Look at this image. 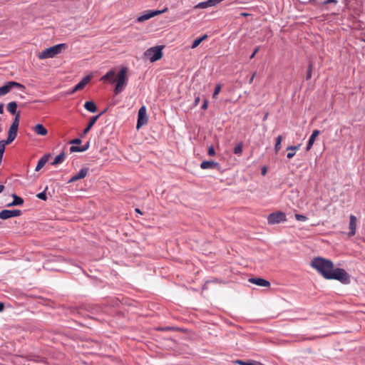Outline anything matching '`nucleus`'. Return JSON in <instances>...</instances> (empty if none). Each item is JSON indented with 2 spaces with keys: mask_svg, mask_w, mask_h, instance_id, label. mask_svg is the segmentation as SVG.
Returning a JSON list of instances; mask_svg holds the SVG:
<instances>
[{
  "mask_svg": "<svg viewBox=\"0 0 365 365\" xmlns=\"http://www.w3.org/2000/svg\"><path fill=\"white\" fill-rule=\"evenodd\" d=\"M311 266L327 279H336L343 284L349 282V274L344 269H334V264L331 260L322 257H315L312 259Z\"/></svg>",
  "mask_w": 365,
  "mask_h": 365,
  "instance_id": "obj_1",
  "label": "nucleus"
},
{
  "mask_svg": "<svg viewBox=\"0 0 365 365\" xmlns=\"http://www.w3.org/2000/svg\"><path fill=\"white\" fill-rule=\"evenodd\" d=\"M66 48L67 45L66 43L57 44L53 46L49 47L43 50L42 52L38 53L37 57L41 60L54 58L56 56L59 54L63 49H65Z\"/></svg>",
  "mask_w": 365,
  "mask_h": 365,
  "instance_id": "obj_2",
  "label": "nucleus"
},
{
  "mask_svg": "<svg viewBox=\"0 0 365 365\" xmlns=\"http://www.w3.org/2000/svg\"><path fill=\"white\" fill-rule=\"evenodd\" d=\"M163 46H154L148 48L145 52V56L150 61V62H155L160 60L163 56L162 50Z\"/></svg>",
  "mask_w": 365,
  "mask_h": 365,
  "instance_id": "obj_3",
  "label": "nucleus"
},
{
  "mask_svg": "<svg viewBox=\"0 0 365 365\" xmlns=\"http://www.w3.org/2000/svg\"><path fill=\"white\" fill-rule=\"evenodd\" d=\"M127 68L124 67L120 69L119 73H118L116 78V85L114 89L115 94H118L120 93L124 88V84L126 81V73H127Z\"/></svg>",
  "mask_w": 365,
  "mask_h": 365,
  "instance_id": "obj_4",
  "label": "nucleus"
},
{
  "mask_svg": "<svg viewBox=\"0 0 365 365\" xmlns=\"http://www.w3.org/2000/svg\"><path fill=\"white\" fill-rule=\"evenodd\" d=\"M287 220L286 215L282 212H276L268 215L267 221L270 225L278 224Z\"/></svg>",
  "mask_w": 365,
  "mask_h": 365,
  "instance_id": "obj_5",
  "label": "nucleus"
},
{
  "mask_svg": "<svg viewBox=\"0 0 365 365\" xmlns=\"http://www.w3.org/2000/svg\"><path fill=\"white\" fill-rule=\"evenodd\" d=\"M14 87L21 89L25 88V87L19 83L15 81H9L6 85L0 87V96L7 94Z\"/></svg>",
  "mask_w": 365,
  "mask_h": 365,
  "instance_id": "obj_6",
  "label": "nucleus"
},
{
  "mask_svg": "<svg viewBox=\"0 0 365 365\" xmlns=\"http://www.w3.org/2000/svg\"><path fill=\"white\" fill-rule=\"evenodd\" d=\"M165 9L162 10V11H160V10L146 11L145 12V14H143V15L138 17L137 21L139 23L143 22L145 21H147V20L155 16L163 14V12H165Z\"/></svg>",
  "mask_w": 365,
  "mask_h": 365,
  "instance_id": "obj_7",
  "label": "nucleus"
},
{
  "mask_svg": "<svg viewBox=\"0 0 365 365\" xmlns=\"http://www.w3.org/2000/svg\"><path fill=\"white\" fill-rule=\"evenodd\" d=\"M148 123V118L146 115V108L145 106H142L138 113V121H137V129H139L143 125Z\"/></svg>",
  "mask_w": 365,
  "mask_h": 365,
  "instance_id": "obj_8",
  "label": "nucleus"
},
{
  "mask_svg": "<svg viewBox=\"0 0 365 365\" xmlns=\"http://www.w3.org/2000/svg\"><path fill=\"white\" fill-rule=\"evenodd\" d=\"M21 211L19 210H3L0 212V218L2 220H7L13 217L21 215Z\"/></svg>",
  "mask_w": 365,
  "mask_h": 365,
  "instance_id": "obj_9",
  "label": "nucleus"
},
{
  "mask_svg": "<svg viewBox=\"0 0 365 365\" xmlns=\"http://www.w3.org/2000/svg\"><path fill=\"white\" fill-rule=\"evenodd\" d=\"M91 77L90 76H85L69 92L70 94H73L75 92L82 90L91 81Z\"/></svg>",
  "mask_w": 365,
  "mask_h": 365,
  "instance_id": "obj_10",
  "label": "nucleus"
},
{
  "mask_svg": "<svg viewBox=\"0 0 365 365\" xmlns=\"http://www.w3.org/2000/svg\"><path fill=\"white\" fill-rule=\"evenodd\" d=\"M356 222H357V219H356V216L351 215L349 217V232L348 233V235L350 237H353L356 234Z\"/></svg>",
  "mask_w": 365,
  "mask_h": 365,
  "instance_id": "obj_11",
  "label": "nucleus"
},
{
  "mask_svg": "<svg viewBox=\"0 0 365 365\" xmlns=\"http://www.w3.org/2000/svg\"><path fill=\"white\" fill-rule=\"evenodd\" d=\"M88 172V168H83L78 174L74 175L73 177L71 178V179L68 180V182H73L78 180L84 178Z\"/></svg>",
  "mask_w": 365,
  "mask_h": 365,
  "instance_id": "obj_12",
  "label": "nucleus"
},
{
  "mask_svg": "<svg viewBox=\"0 0 365 365\" xmlns=\"http://www.w3.org/2000/svg\"><path fill=\"white\" fill-rule=\"evenodd\" d=\"M249 282L259 287H269L270 282L262 278H250Z\"/></svg>",
  "mask_w": 365,
  "mask_h": 365,
  "instance_id": "obj_13",
  "label": "nucleus"
},
{
  "mask_svg": "<svg viewBox=\"0 0 365 365\" xmlns=\"http://www.w3.org/2000/svg\"><path fill=\"white\" fill-rule=\"evenodd\" d=\"M320 134V131L319 130H314L311 136L309 137V139L308 140L307 145V150H309L313 144L314 143V141L317 136Z\"/></svg>",
  "mask_w": 365,
  "mask_h": 365,
  "instance_id": "obj_14",
  "label": "nucleus"
},
{
  "mask_svg": "<svg viewBox=\"0 0 365 365\" xmlns=\"http://www.w3.org/2000/svg\"><path fill=\"white\" fill-rule=\"evenodd\" d=\"M33 130L38 135L45 136L48 133L47 129L42 124H37L33 128Z\"/></svg>",
  "mask_w": 365,
  "mask_h": 365,
  "instance_id": "obj_15",
  "label": "nucleus"
},
{
  "mask_svg": "<svg viewBox=\"0 0 365 365\" xmlns=\"http://www.w3.org/2000/svg\"><path fill=\"white\" fill-rule=\"evenodd\" d=\"M219 167V163L214 161H203L200 164L202 169H214Z\"/></svg>",
  "mask_w": 365,
  "mask_h": 365,
  "instance_id": "obj_16",
  "label": "nucleus"
},
{
  "mask_svg": "<svg viewBox=\"0 0 365 365\" xmlns=\"http://www.w3.org/2000/svg\"><path fill=\"white\" fill-rule=\"evenodd\" d=\"M100 115H101V114H98V115H97L96 116H93L91 118L88 125L86 126V128L84 129V130L83 132V135H86L90 131V130L93 126V125L96 123V122L97 121V120L98 119Z\"/></svg>",
  "mask_w": 365,
  "mask_h": 365,
  "instance_id": "obj_17",
  "label": "nucleus"
},
{
  "mask_svg": "<svg viewBox=\"0 0 365 365\" xmlns=\"http://www.w3.org/2000/svg\"><path fill=\"white\" fill-rule=\"evenodd\" d=\"M18 129L10 127L8 132L7 143H11L17 135Z\"/></svg>",
  "mask_w": 365,
  "mask_h": 365,
  "instance_id": "obj_18",
  "label": "nucleus"
},
{
  "mask_svg": "<svg viewBox=\"0 0 365 365\" xmlns=\"http://www.w3.org/2000/svg\"><path fill=\"white\" fill-rule=\"evenodd\" d=\"M48 155H43L42 158H41L37 163L35 170L39 171L45 165V164L48 162Z\"/></svg>",
  "mask_w": 365,
  "mask_h": 365,
  "instance_id": "obj_19",
  "label": "nucleus"
},
{
  "mask_svg": "<svg viewBox=\"0 0 365 365\" xmlns=\"http://www.w3.org/2000/svg\"><path fill=\"white\" fill-rule=\"evenodd\" d=\"M84 108L91 113H94L97 110L96 106L93 101H86L84 104Z\"/></svg>",
  "mask_w": 365,
  "mask_h": 365,
  "instance_id": "obj_20",
  "label": "nucleus"
},
{
  "mask_svg": "<svg viewBox=\"0 0 365 365\" xmlns=\"http://www.w3.org/2000/svg\"><path fill=\"white\" fill-rule=\"evenodd\" d=\"M13 197H14V200L12 202H11L8 205L9 207L21 205L23 204L24 200L21 197H20L16 195H13Z\"/></svg>",
  "mask_w": 365,
  "mask_h": 365,
  "instance_id": "obj_21",
  "label": "nucleus"
},
{
  "mask_svg": "<svg viewBox=\"0 0 365 365\" xmlns=\"http://www.w3.org/2000/svg\"><path fill=\"white\" fill-rule=\"evenodd\" d=\"M299 148V145L297 146H292V145L288 146L287 148V150H289L290 152H289L287 153V158H289V159L292 158L295 155V151L297 150Z\"/></svg>",
  "mask_w": 365,
  "mask_h": 365,
  "instance_id": "obj_22",
  "label": "nucleus"
},
{
  "mask_svg": "<svg viewBox=\"0 0 365 365\" xmlns=\"http://www.w3.org/2000/svg\"><path fill=\"white\" fill-rule=\"evenodd\" d=\"M16 108L17 103L15 101L10 102L7 105V110L12 115H15L16 113Z\"/></svg>",
  "mask_w": 365,
  "mask_h": 365,
  "instance_id": "obj_23",
  "label": "nucleus"
},
{
  "mask_svg": "<svg viewBox=\"0 0 365 365\" xmlns=\"http://www.w3.org/2000/svg\"><path fill=\"white\" fill-rule=\"evenodd\" d=\"M65 158H66V154H65V153L63 152V153H60L59 155H58L55 158L53 162L52 163V165H56L59 163H61L65 160Z\"/></svg>",
  "mask_w": 365,
  "mask_h": 365,
  "instance_id": "obj_24",
  "label": "nucleus"
},
{
  "mask_svg": "<svg viewBox=\"0 0 365 365\" xmlns=\"http://www.w3.org/2000/svg\"><path fill=\"white\" fill-rule=\"evenodd\" d=\"M207 37V35H204L203 36L200 37V38H196L195 40H194V41L192 42V46L191 48H197L202 41H204L205 39H206Z\"/></svg>",
  "mask_w": 365,
  "mask_h": 365,
  "instance_id": "obj_25",
  "label": "nucleus"
},
{
  "mask_svg": "<svg viewBox=\"0 0 365 365\" xmlns=\"http://www.w3.org/2000/svg\"><path fill=\"white\" fill-rule=\"evenodd\" d=\"M282 140H283V137L282 135H279L276 138V143H275V145H274L275 153H278L279 151V150L281 149V143H282Z\"/></svg>",
  "mask_w": 365,
  "mask_h": 365,
  "instance_id": "obj_26",
  "label": "nucleus"
},
{
  "mask_svg": "<svg viewBox=\"0 0 365 365\" xmlns=\"http://www.w3.org/2000/svg\"><path fill=\"white\" fill-rule=\"evenodd\" d=\"M242 148H243V143L242 142L239 143L236 145V146L234 148V153L240 155L242 153Z\"/></svg>",
  "mask_w": 365,
  "mask_h": 365,
  "instance_id": "obj_27",
  "label": "nucleus"
},
{
  "mask_svg": "<svg viewBox=\"0 0 365 365\" xmlns=\"http://www.w3.org/2000/svg\"><path fill=\"white\" fill-rule=\"evenodd\" d=\"M312 70H313V64L312 63H309L308 65V69L307 71L306 80L308 81V80L311 79L312 74Z\"/></svg>",
  "mask_w": 365,
  "mask_h": 365,
  "instance_id": "obj_28",
  "label": "nucleus"
},
{
  "mask_svg": "<svg viewBox=\"0 0 365 365\" xmlns=\"http://www.w3.org/2000/svg\"><path fill=\"white\" fill-rule=\"evenodd\" d=\"M115 76V72L113 71H108L106 75H104L101 80L103 81H107L109 79H111Z\"/></svg>",
  "mask_w": 365,
  "mask_h": 365,
  "instance_id": "obj_29",
  "label": "nucleus"
},
{
  "mask_svg": "<svg viewBox=\"0 0 365 365\" xmlns=\"http://www.w3.org/2000/svg\"><path fill=\"white\" fill-rule=\"evenodd\" d=\"M208 7H210V6L209 5L208 1H203V2H200L195 6V9H206Z\"/></svg>",
  "mask_w": 365,
  "mask_h": 365,
  "instance_id": "obj_30",
  "label": "nucleus"
},
{
  "mask_svg": "<svg viewBox=\"0 0 365 365\" xmlns=\"http://www.w3.org/2000/svg\"><path fill=\"white\" fill-rule=\"evenodd\" d=\"M10 144L9 143H7L6 140H1L0 141V154L4 155V153L5 151L6 145Z\"/></svg>",
  "mask_w": 365,
  "mask_h": 365,
  "instance_id": "obj_31",
  "label": "nucleus"
},
{
  "mask_svg": "<svg viewBox=\"0 0 365 365\" xmlns=\"http://www.w3.org/2000/svg\"><path fill=\"white\" fill-rule=\"evenodd\" d=\"M19 125V113H18L15 117L14 120L13 121L12 124L10 127L15 128L18 129Z\"/></svg>",
  "mask_w": 365,
  "mask_h": 365,
  "instance_id": "obj_32",
  "label": "nucleus"
},
{
  "mask_svg": "<svg viewBox=\"0 0 365 365\" xmlns=\"http://www.w3.org/2000/svg\"><path fill=\"white\" fill-rule=\"evenodd\" d=\"M86 150V148H81L80 147H78V146H71L70 148V151L71 153H74V152H83Z\"/></svg>",
  "mask_w": 365,
  "mask_h": 365,
  "instance_id": "obj_33",
  "label": "nucleus"
},
{
  "mask_svg": "<svg viewBox=\"0 0 365 365\" xmlns=\"http://www.w3.org/2000/svg\"><path fill=\"white\" fill-rule=\"evenodd\" d=\"M220 91H221V85L217 84L215 86L214 93H213V95H212V98H217V96L219 94Z\"/></svg>",
  "mask_w": 365,
  "mask_h": 365,
  "instance_id": "obj_34",
  "label": "nucleus"
},
{
  "mask_svg": "<svg viewBox=\"0 0 365 365\" xmlns=\"http://www.w3.org/2000/svg\"><path fill=\"white\" fill-rule=\"evenodd\" d=\"M294 217L295 219L298 221H306L307 220L306 216L301 214H295Z\"/></svg>",
  "mask_w": 365,
  "mask_h": 365,
  "instance_id": "obj_35",
  "label": "nucleus"
},
{
  "mask_svg": "<svg viewBox=\"0 0 365 365\" xmlns=\"http://www.w3.org/2000/svg\"><path fill=\"white\" fill-rule=\"evenodd\" d=\"M222 0H208V3L210 6H214L217 5V4L220 3Z\"/></svg>",
  "mask_w": 365,
  "mask_h": 365,
  "instance_id": "obj_36",
  "label": "nucleus"
},
{
  "mask_svg": "<svg viewBox=\"0 0 365 365\" xmlns=\"http://www.w3.org/2000/svg\"><path fill=\"white\" fill-rule=\"evenodd\" d=\"M36 197L43 200H46L47 199V196H46L45 192H42L37 194Z\"/></svg>",
  "mask_w": 365,
  "mask_h": 365,
  "instance_id": "obj_37",
  "label": "nucleus"
},
{
  "mask_svg": "<svg viewBox=\"0 0 365 365\" xmlns=\"http://www.w3.org/2000/svg\"><path fill=\"white\" fill-rule=\"evenodd\" d=\"M207 153H208V155H210V156L215 155V149H214L213 146H210L208 148V152Z\"/></svg>",
  "mask_w": 365,
  "mask_h": 365,
  "instance_id": "obj_38",
  "label": "nucleus"
},
{
  "mask_svg": "<svg viewBox=\"0 0 365 365\" xmlns=\"http://www.w3.org/2000/svg\"><path fill=\"white\" fill-rule=\"evenodd\" d=\"M207 106H208V101L205 99V100H204L203 103L202 105V109L206 110L207 108Z\"/></svg>",
  "mask_w": 365,
  "mask_h": 365,
  "instance_id": "obj_39",
  "label": "nucleus"
},
{
  "mask_svg": "<svg viewBox=\"0 0 365 365\" xmlns=\"http://www.w3.org/2000/svg\"><path fill=\"white\" fill-rule=\"evenodd\" d=\"M200 96H196L195 98V101H194V106H197L198 105V103H200Z\"/></svg>",
  "mask_w": 365,
  "mask_h": 365,
  "instance_id": "obj_40",
  "label": "nucleus"
},
{
  "mask_svg": "<svg viewBox=\"0 0 365 365\" xmlns=\"http://www.w3.org/2000/svg\"><path fill=\"white\" fill-rule=\"evenodd\" d=\"M259 47H257V48L254 50V51H253V53H252V55L250 56V58H253L255 57V56L257 54V53L259 51Z\"/></svg>",
  "mask_w": 365,
  "mask_h": 365,
  "instance_id": "obj_41",
  "label": "nucleus"
},
{
  "mask_svg": "<svg viewBox=\"0 0 365 365\" xmlns=\"http://www.w3.org/2000/svg\"><path fill=\"white\" fill-rule=\"evenodd\" d=\"M81 143V140L79 138L74 139L71 141V143L73 144H80Z\"/></svg>",
  "mask_w": 365,
  "mask_h": 365,
  "instance_id": "obj_42",
  "label": "nucleus"
},
{
  "mask_svg": "<svg viewBox=\"0 0 365 365\" xmlns=\"http://www.w3.org/2000/svg\"><path fill=\"white\" fill-rule=\"evenodd\" d=\"M337 1L336 0H326L325 1H324V4H330V3H336Z\"/></svg>",
  "mask_w": 365,
  "mask_h": 365,
  "instance_id": "obj_43",
  "label": "nucleus"
},
{
  "mask_svg": "<svg viewBox=\"0 0 365 365\" xmlns=\"http://www.w3.org/2000/svg\"><path fill=\"white\" fill-rule=\"evenodd\" d=\"M255 75H256V72H255V73L252 75V76L250 77V80H249V83H250V84L252 83L253 80H254V78H255Z\"/></svg>",
  "mask_w": 365,
  "mask_h": 365,
  "instance_id": "obj_44",
  "label": "nucleus"
},
{
  "mask_svg": "<svg viewBox=\"0 0 365 365\" xmlns=\"http://www.w3.org/2000/svg\"><path fill=\"white\" fill-rule=\"evenodd\" d=\"M266 173H267V168H266V167H263V168H262V175H266Z\"/></svg>",
  "mask_w": 365,
  "mask_h": 365,
  "instance_id": "obj_45",
  "label": "nucleus"
},
{
  "mask_svg": "<svg viewBox=\"0 0 365 365\" xmlns=\"http://www.w3.org/2000/svg\"><path fill=\"white\" fill-rule=\"evenodd\" d=\"M250 15H251L250 14L245 13V12H243V13H241V14H240V16H244V17H247V16H250Z\"/></svg>",
  "mask_w": 365,
  "mask_h": 365,
  "instance_id": "obj_46",
  "label": "nucleus"
},
{
  "mask_svg": "<svg viewBox=\"0 0 365 365\" xmlns=\"http://www.w3.org/2000/svg\"><path fill=\"white\" fill-rule=\"evenodd\" d=\"M0 113L1 114L4 113V104L3 103L0 104Z\"/></svg>",
  "mask_w": 365,
  "mask_h": 365,
  "instance_id": "obj_47",
  "label": "nucleus"
},
{
  "mask_svg": "<svg viewBox=\"0 0 365 365\" xmlns=\"http://www.w3.org/2000/svg\"><path fill=\"white\" fill-rule=\"evenodd\" d=\"M4 308V304L0 302V312H2Z\"/></svg>",
  "mask_w": 365,
  "mask_h": 365,
  "instance_id": "obj_48",
  "label": "nucleus"
},
{
  "mask_svg": "<svg viewBox=\"0 0 365 365\" xmlns=\"http://www.w3.org/2000/svg\"><path fill=\"white\" fill-rule=\"evenodd\" d=\"M4 190V186L2 185H0V193L2 192Z\"/></svg>",
  "mask_w": 365,
  "mask_h": 365,
  "instance_id": "obj_49",
  "label": "nucleus"
},
{
  "mask_svg": "<svg viewBox=\"0 0 365 365\" xmlns=\"http://www.w3.org/2000/svg\"><path fill=\"white\" fill-rule=\"evenodd\" d=\"M88 146H89V144L88 143L87 145H83L82 147H81V148H86V150L88 148Z\"/></svg>",
  "mask_w": 365,
  "mask_h": 365,
  "instance_id": "obj_50",
  "label": "nucleus"
},
{
  "mask_svg": "<svg viewBox=\"0 0 365 365\" xmlns=\"http://www.w3.org/2000/svg\"><path fill=\"white\" fill-rule=\"evenodd\" d=\"M135 212L142 214V212H140V209H138V208L135 209Z\"/></svg>",
  "mask_w": 365,
  "mask_h": 365,
  "instance_id": "obj_51",
  "label": "nucleus"
}]
</instances>
